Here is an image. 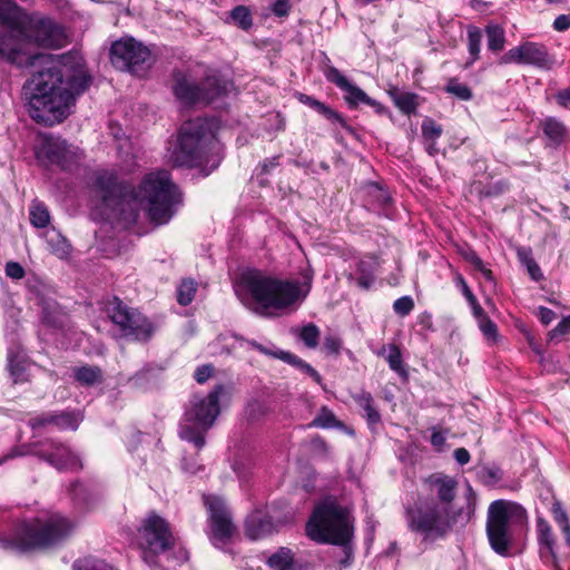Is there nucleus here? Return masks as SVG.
<instances>
[{
  "label": "nucleus",
  "mask_w": 570,
  "mask_h": 570,
  "mask_svg": "<svg viewBox=\"0 0 570 570\" xmlns=\"http://www.w3.org/2000/svg\"><path fill=\"white\" fill-rule=\"evenodd\" d=\"M538 315L544 325H549L556 318V313L552 309L542 306L539 307Z\"/></svg>",
  "instance_id": "52"
},
{
  "label": "nucleus",
  "mask_w": 570,
  "mask_h": 570,
  "mask_svg": "<svg viewBox=\"0 0 570 570\" xmlns=\"http://www.w3.org/2000/svg\"><path fill=\"white\" fill-rule=\"evenodd\" d=\"M356 404L364 411L366 420L370 424H377L381 421V415L373 405V397L367 392H362L354 396Z\"/></svg>",
  "instance_id": "26"
},
{
  "label": "nucleus",
  "mask_w": 570,
  "mask_h": 570,
  "mask_svg": "<svg viewBox=\"0 0 570 570\" xmlns=\"http://www.w3.org/2000/svg\"><path fill=\"white\" fill-rule=\"evenodd\" d=\"M442 127L433 119L425 118L422 122V136L425 140H438L442 135Z\"/></svg>",
  "instance_id": "40"
},
{
  "label": "nucleus",
  "mask_w": 570,
  "mask_h": 570,
  "mask_svg": "<svg viewBox=\"0 0 570 570\" xmlns=\"http://www.w3.org/2000/svg\"><path fill=\"white\" fill-rule=\"evenodd\" d=\"M233 21L242 29L247 30L253 24L250 11L245 6H237L230 12Z\"/></svg>",
  "instance_id": "35"
},
{
  "label": "nucleus",
  "mask_w": 570,
  "mask_h": 570,
  "mask_svg": "<svg viewBox=\"0 0 570 570\" xmlns=\"http://www.w3.org/2000/svg\"><path fill=\"white\" fill-rule=\"evenodd\" d=\"M107 312L111 322L125 336L148 340L154 332L151 323L142 314L126 306L118 298L109 304Z\"/></svg>",
  "instance_id": "15"
},
{
  "label": "nucleus",
  "mask_w": 570,
  "mask_h": 570,
  "mask_svg": "<svg viewBox=\"0 0 570 570\" xmlns=\"http://www.w3.org/2000/svg\"><path fill=\"white\" fill-rule=\"evenodd\" d=\"M454 523L455 517L446 505L432 503L410 512V527L424 533L426 538L445 535Z\"/></svg>",
  "instance_id": "10"
},
{
  "label": "nucleus",
  "mask_w": 570,
  "mask_h": 570,
  "mask_svg": "<svg viewBox=\"0 0 570 570\" xmlns=\"http://www.w3.org/2000/svg\"><path fill=\"white\" fill-rule=\"evenodd\" d=\"M453 455H454V459L456 460V462L461 465H464L470 461V453L464 448L456 449L454 451Z\"/></svg>",
  "instance_id": "55"
},
{
  "label": "nucleus",
  "mask_w": 570,
  "mask_h": 570,
  "mask_svg": "<svg viewBox=\"0 0 570 570\" xmlns=\"http://www.w3.org/2000/svg\"><path fill=\"white\" fill-rule=\"evenodd\" d=\"M552 515L554 521L559 524L561 531L563 532L568 546H570V523L568 520V514L559 502H556L553 504Z\"/></svg>",
  "instance_id": "33"
},
{
  "label": "nucleus",
  "mask_w": 570,
  "mask_h": 570,
  "mask_svg": "<svg viewBox=\"0 0 570 570\" xmlns=\"http://www.w3.org/2000/svg\"><path fill=\"white\" fill-rule=\"evenodd\" d=\"M95 185L107 216L126 225L134 224L141 209L153 223L166 224L179 203V193L167 170L147 174L137 189L118 183L116 175L108 170L97 174Z\"/></svg>",
  "instance_id": "2"
},
{
  "label": "nucleus",
  "mask_w": 570,
  "mask_h": 570,
  "mask_svg": "<svg viewBox=\"0 0 570 570\" xmlns=\"http://www.w3.org/2000/svg\"><path fill=\"white\" fill-rule=\"evenodd\" d=\"M525 519V510L510 501H493L487 515V535L493 551L500 556H508L512 543V527L522 523Z\"/></svg>",
  "instance_id": "8"
},
{
  "label": "nucleus",
  "mask_w": 570,
  "mask_h": 570,
  "mask_svg": "<svg viewBox=\"0 0 570 570\" xmlns=\"http://www.w3.org/2000/svg\"><path fill=\"white\" fill-rule=\"evenodd\" d=\"M110 60L117 69L140 76L150 66L151 52L134 38H122L112 43Z\"/></svg>",
  "instance_id": "13"
},
{
  "label": "nucleus",
  "mask_w": 570,
  "mask_h": 570,
  "mask_svg": "<svg viewBox=\"0 0 570 570\" xmlns=\"http://www.w3.org/2000/svg\"><path fill=\"white\" fill-rule=\"evenodd\" d=\"M445 90L456 96L461 100H469L472 97L470 88L463 83L458 82L455 79H451L448 82Z\"/></svg>",
  "instance_id": "41"
},
{
  "label": "nucleus",
  "mask_w": 570,
  "mask_h": 570,
  "mask_svg": "<svg viewBox=\"0 0 570 570\" xmlns=\"http://www.w3.org/2000/svg\"><path fill=\"white\" fill-rule=\"evenodd\" d=\"M203 499L208 511L209 540L216 548H223L237 532L232 513L222 498L204 495Z\"/></svg>",
  "instance_id": "14"
},
{
  "label": "nucleus",
  "mask_w": 570,
  "mask_h": 570,
  "mask_svg": "<svg viewBox=\"0 0 570 570\" xmlns=\"http://www.w3.org/2000/svg\"><path fill=\"white\" fill-rule=\"evenodd\" d=\"M37 156L39 159H47L50 164L67 169L80 160L82 153L60 137L43 136Z\"/></svg>",
  "instance_id": "16"
},
{
  "label": "nucleus",
  "mask_w": 570,
  "mask_h": 570,
  "mask_svg": "<svg viewBox=\"0 0 570 570\" xmlns=\"http://www.w3.org/2000/svg\"><path fill=\"white\" fill-rule=\"evenodd\" d=\"M213 370L212 365H203L198 367L195 371V380L200 384L205 383L210 377Z\"/></svg>",
  "instance_id": "50"
},
{
  "label": "nucleus",
  "mask_w": 570,
  "mask_h": 570,
  "mask_svg": "<svg viewBox=\"0 0 570 570\" xmlns=\"http://www.w3.org/2000/svg\"><path fill=\"white\" fill-rule=\"evenodd\" d=\"M243 283L255 303L254 311L263 316L295 308L309 292V285L279 279L258 271L246 273Z\"/></svg>",
  "instance_id": "3"
},
{
  "label": "nucleus",
  "mask_w": 570,
  "mask_h": 570,
  "mask_svg": "<svg viewBox=\"0 0 570 570\" xmlns=\"http://www.w3.org/2000/svg\"><path fill=\"white\" fill-rule=\"evenodd\" d=\"M306 533L320 543L347 546L354 535V518L336 499L325 498L315 507Z\"/></svg>",
  "instance_id": "5"
},
{
  "label": "nucleus",
  "mask_w": 570,
  "mask_h": 570,
  "mask_svg": "<svg viewBox=\"0 0 570 570\" xmlns=\"http://www.w3.org/2000/svg\"><path fill=\"white\" fill-rule=\"evenodd\" d=\"M445 442V438L444 435L441 433V432H433L432 435H431V443L434 445V446H442Z\"/></svg>",
  "instance_id": "63"
},
{
  "label": "nucleus",
  "mask_w": 570,
  "mask_h": 570,
  "mask_svg": "<svg viewBox=\"0 0 570 570\" xmlns=\"http://www.w3.org/2000/svg\"><path fill=\"white\" fill-rule=\"evenodd\" d=\"M570 332V324L563 318L550 333L551 338L566 335Z\"/></svg>",
  "instance_id": "54"
},
{
  "label": "nucleus",
  "mask_w": 570,
  "mask_h": 570,
  "mask_svg": "<svg viewBox=\"0 0 570 570\" xmlns=\"http://www.w3.org/2000/svg\"><path fill=\"white\" fill-rule=\"evenodd\" d=\"M426 151L433 156L438 153L436 140H426Z\"/></svg>",
  "instance_id": "64"
},
{
  "label": "nucleus",
  "mask_w": 570,
  "mask_h": 570,
  "mask_svg": "<svg viewBox=\"0 0 570 570\" xmlns=\"http://www.w3.org/2000/svg\"><path fill=\"white\" fill-rule=\"evenodd\" d=\"M543 131L553 141H560L566 132V129L560 121L553 118H548L543 124Z\"/></svg>",
  "instance_id": "38"
},
{
  "label": "nucleus",
  "mask_w": 570,
  "mask_h": 570,
  "mask_svg": "<svg viewBox=\"0 0 570 570\" xmlns=\"http://www.w3.org/2000/svg\"><path fill=\"white\" fill-rule=\"evenodd\" d=\"M390 96L403 114H414L419 107V96L415 94L393 89L390 91Z\"/></svg>",
  "instance_id": "23"
},
{
  "label": "nucleus",
  "mask_w": 570,
  "mask_h": 570,
  "mask_svg": "<svg viewBox=\"0 0 570 570\" xmlns=\"http://www.w3.org/2000/svg\"><path fill=\"white\" fill-rule=\"evenodd\" d=\"M373 281H374V277L371 274H363L356 278V284L360 287L367 289L373 284Z\"/></svg>",
  "instance_id": "59"
},
{
  "label": "nucleus",
  "mask_w": 570,
  "mask_h": 570,
  "mask_svg": "<svg viewBox=\"0 0 570 570\" xmlns=\"http://www.w3.org/2000/svg\"><path fill=\"white\" fill-rule=\"evenodd\" d=\"M323 346H324V348L326 350L327 353L338 354V352L341 350V346H342V342H341V340L338 337H336L334 335H327L324 338Z\"/></svg>",
  "instance_id": "48"
},
{
  "label": "nucleus",
  "mask_w": 570,
  "mask_h": 570,
  "mask_svg": "<svg viewBox=\"0 0 570 570\" xmlns=\"http://www.w3.org/2000/svg\"><path fill=\"white\" fill-rule=\"evenodd\" d=\"M272 570H304L303 564L296 560L295 553L286 547L279 548L267 559Z\"/></svg>",
  "instance_id": "22"
},
{
  "label": "nucleus",
  "mask_w": 570,
  "mask_h": 570,
  "mask_svg": "<svg viewBox=\"0 0 570 570\" xmlns=\"http://www.w3.org/2000/svg\"><path fill=\"white\" fill-rule=\"evenodd\" d=\"M326 79L335 83L340 89L345 91V100L352 107H356L358 104H365L368 96L360 87L351 83L337 68L328 66L324 70Z\"/></svg>",
  "instance_id": "19"
},
{
  "label": "nucleus",
  "mask_w": 570,
  "mask_h": 570,
  "mask_svg": "<svg viewBox=\"0 0 570 570\" xmlns=\"http://www.w3.org/2000/svg\"><path fill=\"white\" fill-rule=\"evenodd\" d=\"M468 262H470L478 271H480L487 279H492V272L488 269L482 259L474 253L470 252L465 255Z\"/></svg>",
  "instance_id": "44"
},
{
  "label": "nucleus",
  "mask_w": 570,
  "mask_h": 570,
  "mask_svg": "<svg viewBox=\"0 0 570 570\" xmlns=\"http://www.w3.org/2000/svg\"><path fill=\"white\" fill-rule=\"evenodd\" d=\"M99 568L100 564L90 557L77 559L72 564L73 570H98Z\"/></svg>",
  "instance_id": "45"
},
{
  "label": "nucleus",
  "mask_w": 570,
  "mask_h": 570,
  "mask_svg": "<svg viewBox=\"0 0 570 570\" xmlns=\"http://www.w3.org/2000/svg\"><path fill=\"white\" fill-rule=\"evenodd\" d=\"M75 524L60 514L23 522L8 541V547L30 551L52 547L70 535Z\"/></svg>",
  "instance_id": "6"
},
{
  "label": "nucleus",
  "mask_w": 570,
  "mask_h": 570,
  "mask_svg": "<svg viewBox=\"0 0 570 570\" xmlns=\"http://www.w3.org/2000/svg\"><path fill=\"white\" fill-rule=\"evenodd\" d=\"M30 222L37 228L46 227L50 222L47 207L41 203H33L30 207Z\"/></svg>",
  "instance_id": "29"
},
{
  "label": "nucleus",
  "mask_w": 570,
  "mask_h": 570,
  "mask_svg": "<svg viewBox=\"0 0 570 570\" xmlns=\"http://www.w3.org/2000/svg\"><path fill=\"white\" fill-rule=\"evenodd\" d=\"M63 42V32L57 24L50 19L32 16L27 17L23 26L18 30L13 46L21 53L37 56L38 53L27 51L24 47L35 43L46 48H59Z\"/></svg>",
  "instance_id": "9"
},
{
  "label": "nucleus",
  "mask_w": 570,
  "mask_h": 570,
  "mask_svg": "<svg viewBox=\"0 0 570 570\" xmlns=\"http://www.w3.org/2000/svg\"><path fill=\"white\" fill-rule=\"evenodd\" d=\"M338 424L340 423L336 420L334 413L324 406L321 409L320 413L309 423V426L330 429V428H335Z\"/></svg>",
  "instance_id": "32"
},
{
  "label": "nucleus",
  "mask_w": 570,
  "mask_h": 570,
  "mask_svg": "<svg viewBox=\"0 0 570 570\" xmlns=\"http://www.w3.org/2000/svg\"><path fill=\"white\" fill-rule=\"evenodd\" d=\"M52 252L58 256H65L69 252V245L65 238H59L56 246H52Z\"/></svg>",
  "instance_id": "57"
},
{
  "label": "nucleus",
  "mask_w": 570,
  "mask_h": 570,
  "mask_svg": "<svg viewBox=\"0 0 570 570\" xmlns=\"http://www.w3.org/2000/svg\"><path fill=\"white\" fill-rule=\"evenodd\" d=\"M472 307V312L474 317L479 321H481L483 317H488L483 308L478 303L476 298H474V303H469Z\"/></svg>",
  "instance_id": "61"
},
{
  "label": "nucleus",
  "mask_w": 570,
  "mask_h": 570,
  "mask_svg": "<svg viewBox=\"0 0 570 570\" xmlns=\"http://www.w3.org/2000/svg\"><path fill=\"white\" fill-rule=\"evenodd\" d=\"M519 256L521 257L522 263L527 266V269H528L530 276L534 281L541 279L542 273H541L539 265L535 263V261L525 254L523 255L521 252L519 253Z\"/></svg>",
  "instance_id": "43"
},
{
  "label": "nucleus",
  "mask_w": 570,
  "mask_h": 570,
  "mask_svg": "<svg viewBox=\"0 0 570 570\" xmlns=\"http://www.w3.org/2000/svg\"><path fill=\"white\" fill-rule=\"evenodd\" d=\"M73 373L76 381L86 386H92L102 381V372L98 366H80L75 368Z\"/></svg>",
  "instance_id": "25"
},
{
  "label": "nucleus",
  "mask_w": 570,
  "mask_h": 570,
  "mask_svg": "<svg viewBox=\"0 0 570 570\" xmlns=\"http://www.w3.org/2000/svg\"><path fill=\"white\" fill-rule=\"evenodd\" d=\"M478 323L484 336H487L488 338H495L498 328L497 325L489 317H483Z\"/></svg>",
  "instance_id": "46"
},
{
  "label": "nucleus",
  "mask_w": 570,
  "mask_h": 570,
  "mask_svg": "<svg viewBox=\"0 0 570 570\" xmlns=\"http://www.w3.org/2000/svg\"><path fill=\"white\" fill-rule=\"evenodd\" d=\"M27 17L12 0H0V22L9 28L0 36V56L21 68L32 69L26 87L30 116L38 122L52 125L68 115L75 96L89 86L81 58L76 55L21 53L13 41Z\"/></svg>",
  "instance_id": "1"
},
{
  "label": "nucleus",
  "mask_w": 570,
  "mask_h": 570,
  "mask_svg": "<svg viewBox=\"0 0 570 570\" xmlns=\"http://www.w3.org/2000/svg\"><path fill=\"white\" fill-rule=\"evenodd\" d=\"M500 63L531 65L549 70L553 67L554 61L548 53L546 46L528 41L511 48L501 57Z\"/></svg>",
  "instance_id": "17"
},
{
  "label": "nucleus",
  "mask_w": 570,
  "mask_h": 570,
  "mask_svg": "<svg viewBox=\"0 0 570 570\" xmlns=\"http://www.w3.org/2000/svg\"><path fill=\"white\" fill-rule=\"evenodd\" d=\"M246 535L252 540L262 539L274 531L272 519L262 511H255L246 520Z\"/></svg>",
  "instance_id": "21"
},
{
  "label": "nucleus",
  "mask_w": 570,
  "mask_h": 570,
  "mask_svg": "<svg viewBox=\"0 0 570 570\" xmlns=\"http://www.w3.org/2000/svg\"><path fill=\"white\" fill-rule=\"evenodd\" d=\"M557 100L560 105L567 107L570 104V88L560 91L557 95Z\"/></svg>",
  "instance_id": "62"
},
{
  "label": "nucleus",
  "mask_w": 570,
  "mask_h": 570,
  "mask_svg": "<svg viewBox=\"0 0 570 570\" xmlns=\"http://www.w3.org/2000/svg\"><path fill=\"white\" fill-rule=\"evenodd\" d=\"M291 9V4L287 0H277L273 6V12L277 17L287 16Z\"/></svg>",
  "instance_id": "51"
},
{
  "label": "nucleus",
  "mask_w": 570,
  "mask_h": 570,
  "mask_svg": "<svg viewBox=\"0 0 570 570\" xmlns=\"http://www.w3.org/2000/svg\"><path fill=\"white\" fill-rule=\"evenodd\" d=\"M483 475L488 479L491 483H497L502 480L503 472L501 469L497 466L485 468L483 470Z\"/></svg>",
  "instance_id": "49"
},
{
  "label": "nucleus",
  "mask_w": 570,
  "mask_h": 570,
  "mask_svg": "<svg viewBox=\"0 0 570 570\" xmlns=\"http://www.w3.org/2000/svg\"><path fill=\"white\" fill-rule=\"evenodd\" d=\"M393 308L396 314L406 316L414 308V302L410 296H402L394 302Z\"/></svg>",
  "instance_id": "42"
},
{
  "label": "nucleus",
  "mask_w": 570,
  "mask_h": 570,
  "mask_svg": "<svg viewBox=\"0 0 570 570\" xmlns=\"http://www.w3.org/2000/svg\"><path fill=\"white\" fill-rule=\"evenodd\" d=\"M51 419H52V424H56L57 426H59L61 429L76 430L80 422V416L78 414L66 413V412L53 415Z\"/></svg>",
  "instance_id": "36"
},
{
  "label": "nucleus",
  "mask_w": 570,
  "mask_h": 570,
  "mask_svg": "<svg viewBox=\"0 0 570 570\" xmlns=\"http://www.w3.org/2000/svg\"><path fill=\"white\" fill-rule=\"evenodd\" d=\"M299 101L303 102L304 105L313 108L318 114H321L324 117H326L328 120H331L333 122H338L342 127L347 128V125H346V121L344 120V118L340 114H337L335 110H333L330 107H327L322 101H318V100H316L313 97L307 96V95H301L299 96Z\"/></svg>",
  "instance_id": "24"
},
{
  "label": "nucleus",
  "mask_w": 570,
  "mask_h": 570,
  "mask_svg": "<svg viewBox=\"0 0 570 570\" xmlns=\"http://www.w3.org/2000/svg\"><path fill=\"white\" fill-rule=\"evenodd\" d=\"M138 532V543L144 549V560L149 564L155 563L156 554L174 546V537L167 522L155 513L142 521Z\"/></svg>",
  "instance_id": "11"
},
{
  "label": "nucleus",
  "mask_w": 570,
  "mask_h": 570,
  "mask_svg": "<svg viewBox=\"0 0 570 570\" xmlns=\"http://www.w3.org/2000/svg\"><path fill=\"white\" fill-rule=\"evenodd\" d=\"M365 105H368L371 106L377 115H385V114H389V110L379 101L372 99L371 97H368L367 101L365 102Z\"/></svg>",
  "instance_id": "60"
},
{
  "label": "nucleus",
  "mask_w": 570,
  "mask_h": 570,
  "mask_svg": "<svg viewBox=\"0 0 570 570\" xmlns=\"http://www.w3.org/2000/svg\"><path fill=\"white\" fill-rule=\"evenodd\" d=\"M206 85H215V90L202 89L200 83L196 85L191 78L183 72H175L173 90L178 100L186 105L195 102H210L214 99L225 95L230 83L217 75H210L205 78Z\"/></svg>",
  "instance_id": "12"
},
{
  "label": "nucleus",
  "mask_w": 570,
  "mask_h": 570,
  "mask_svg": "<svg viewBox=\"0 0 570 570\" xmlns=\"http://www.w3.org/2000/svg\"><path fill=\"white\" fill-rule=\"evenodd\" d=\"M387 352L389 353L386 355V361H387L391 370H393L394 372H396L400 375H406V371L403 365L402 353H401L400 347L395 344H390L387 346Z\"/></svg>",
  "instance_id": "30"
},
{
  "label": "nucleus",
  "mask_w": 570,
  "mask_h": 570,
  "mask_svg": "<svg viewBox=\"0 0 570 570\" xmlns=\"http://www.w3.org/2000/svg\"><path fill=\"white\" fill-rule=\"evenodd\" d=\"M458 283L461 286L462 293H463L464 297L466 298V301L469 303H474V298H476V297L471 292V289L469 288L466 282L464 281V278L461 275L458 276Z\"/></svg>",
  "instance_id": "56"
},
{
  "label": "nucleus",
  "mask_w": 570,
  "mask_h": 570,
  "mask_svg": "<svg viewBox=\"0 0 570 570\" xmlns=\"http://www.w3.org/2000/svg\"><path fill=\"white\" fill-rule=\"evenodd\" d=\"M9 371L14 383L27 380L24 361L19 360L17 356L9 357Z\"/></svg>",
  "instance_id": "39"
},
{
  "label": "nucleus",
  "mask_w": 570,
  "mask_h": 570,
  "mask_svg": "<svg viewBox=\"0 0 570 570\" xmlns=\"http://www.w3.org/2000/svg\"><path fill=\"white\" fill-rule=\"evenodd\" d=\"M299 337L307 347L315 348L318 345L320 330L315 324H307L302 327Z\"/></svg>",
  "instance_id": "37"
},
{
  "label": "nucleus",
  "mask_w": 570,
  "mask_h": 570,
  "mask_svg": "<svg viewBox=\"0 0 570 570\" xmlns=\"http://www.w3.org/2000/svg\"><path fill=\"white\" fill-rule=\"evenodd\" d=\"M197 291V284L193 279H185L178 287L177 301L180 305L186 306L194 299Z\"/></svg>",
  "instance_id": "31"
},
{
  "label": "nucleus",
  "mask_w": 570,
  "mask_h": 570,
  "mask_svg": "<svg viewBox=\"0 0 570 570\" xmlns=\"http://www.w3.org/2000/svg\"><path fill=\"white\" fill-rule=\"evenodd\" d=\"M488 38V48L492 51H500L505 43L504 30L497 24H490L485 28Z\"/></svg>",
  "instance_id": "28"
},
{
  "label": "nucleus",
  "mask_w": 570,
  "mask_h": 570,
  "mask_svg": "<svg viewBox=\"0 0 570 570\" xmlns=\"http://www.w3.org/2000/svg\"><path fill=\"white\" fill-rule=\"evenodd\" d=\"M426 484L432 494L440 501L439 504L446 505L453 501L456 495L458 482L454 478L442 473H435L426 479Z\"/></svg>",
  "instance_id": "20"
},
{
  "label": "nucleus",
  "mask_w": 570,
  "mask_h": 570,
  "mask_svg": "<svg viewBox=\"0 0 570 570\" xmlns=\"http://www.w3.org/2000/svg\"><path fill=\"white\" fill-rule=\"evenodd\" d=\"M53 415H41V416H37L32 420H30V425L32 429H37L39 426H43L46 424H50L52 423V417Z\"/></svg>",
  "instance_id": "58"
},
{
  "label": "nucleus",
  "mask_w": 570,
  "mask_h": 570,
  "mask_svg": "<svg viewBox=\"0 0 570 570\" xmlns=\"http://www.w3.org/2000/svg\"><path fill=\"white\" fill-rule=\"evenodd\" d=\"M6 275L12 279H21L24 277V269L19 263L9 262L6 265Z\"/></svg>",
  "instance_id": "47"
},
{
  "label": "nucleus",
  "mask_w": 570,
  "mask_h": 570,
  "mask_svg": "<svg viewBox=\"0 0 570 570\" xmlns=\"http://www.w3.org/2000/svg\"><path fill=\"white\" fill-rule=\"evenodd\" d=\"M553 27L558 31H564L570 28V14H561L556 18Z\"/></svg>",
  "instance_id": "53"
},
{
  "label": "nucleus",
  "mask_w": 570,
  "mask_h": 570,
  "mask_svg": "<svg viewBox=\"0 0 570 570\" xmlns=\"http://www.w3.org/2000/svg\"><path fill=\"white\" fill-rule=\"evenodd\" d=\"M224 386H215L207 395H193L180 423L179 435L193 442L196 448L205 445V434L214 425L220 413L219 399Z\"/></svg>",
  "instance_id": "7"
},
{
  "label": "nucleus",
  "mask_w": 570,
  "mask_h": 570,
  "mask_svg": "<svg viewBox=\"0 0 570 570\" xmlns=\"http://www.w3.org/2000/svg\"><path fill=\"white\" fill-rule=\"evenodd\" d=\"M33 454L58 470H78L82 466L76 453L65 444L55 441L41 443L33 450Z\"/></svg>",
  "instance_id": "18"
},
{
  "label": "nucleus",
  "mask_w": 570,
  "mask_h": 570,
  "mask_svg": "<svg viewBox=\"0 0 570 570\" xmlns=\"http://www.w3.org/2000/svg\"><path fill=\"white\" fill-rule=\"evenodd\" d=\"M220 146L217 141L213 121L197 118L181 126L178 142L171 160L176 166L215 168L220 161Z\"/></svg>",
  "instance_id": "4"
},
{
  "label": "nucleus",
  "mask_w": 570,
  "mask_h": 570,
  "mask_svg": "<svg viewBox=\"0 0 570 570\" xmlns=\"http://www.w3.org/2000/svg\"><path fill=\"white\" fill-rule=\"evenodd\" d=\"M538 532H539V540L544 546L547 553L552 558V560H556V552H554V537L551 530V527L549 523L543 520H538Z\"/></svg>",
  "instance_id": "27"
},
{
  "label": "nucleus",
  "mask_w": 570,
  "mask_h": 570,
  "mask_svg": "<svg viewBox=\"0 0 570 570\" xmlns=\"http://www.w3.org/2000/svg\"><path fill=\"white\" fill-rule=\"evenodd\" d=\"M482 41V32L478 27H469L468 29V49L472 57V62L479 58Z\"/></svg>",
  "instance_id": "34"
}]
</instances>
